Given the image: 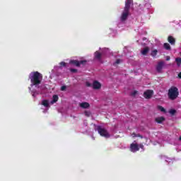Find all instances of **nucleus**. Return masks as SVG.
Returning <instances> with one entry per match:
<instances>
[{"instance_id": "nucleus-19", "label": "nucleus", "mask_w": 181, "mask_h": 181, "mask_svg": "<svg viewBox=\"0 0 181 181\" xmlns=\"http://www.w3.org/2000/svg\"><path fill=\"white\" fill-rule=\"evenodd\" d=\"M152 57H156V54H158V49H154L151 52Z\"/></svg>"}, {"instance_id": "nucleus-7", "label": "nucleus", "mask_w": 181, "mask_h": 181, "mask_svg": "<svg viewBox=\"0 0 181 181\" xmlns=\"http://www.w3.org/2000/svg\"><path fill=\"white\" fill-rule=\"evenodd\" d=\"M130 151L132 152H138L139 151V146L137 144H132L130 145Z\"/></svg>"}, {"instance_id": "nucleus-6", "label": "nucleus", "mask_w": 181, "mask_h": 181, "mask_svg": "<svg viewBox=\"0 0 181 181\" xmlns=\"http://www.w3.org/2000/svg\"><path fill=\"white\" fill-rule=\"evenodd\" d=\"M165 66V62L163 61L159 62L156 66V71L158 73H162V69Z\"/></svg>"}, {"instance_id": "nucleus-1", "label": "nucleus", "mask_w": 181, "mask_h": 181, "mask_svg": "<svg viewBox=\"0 0 181 181\" xmlns=\"http://www.w3.org/2000/svg\"><path fill=\"white\" fill-rule=\"evenodd\" d=\"M29 79L30 80L31 86L37 87V86L42 84L43 75H42L39 71H33L29 74Z\"/></svg>"}, {"instance_id": "nucleus-28", "label": "nucleus", "mask_w": 181, "mask_h": 181, "mask_svg": "<svg viewBox=\"0 0 181 181\" xmlns=\"http://www.w3.org/2000/svg\"><path fill=\"white\" fill-rule=\"evenodd\" d=\"M136 137H137V138H144V136H142V135H141V134H136Z\"/></svg>"}, {"instance_id": "nucleus-4", "label": "nucleus", "mask_w": 181, "mask_h": 181, "mask_svg": "<svg viewBox=\"0 0 181 181\" xmlns=\"http://www.w3.org/2000/svg\"><path fill=\"white\" fill-rule=\"evenodd\" d=\"M97 131L100 136H103L104 138H110V133L105 128H103L101 126L97 127Z\"/></svg>"}, {"instance_id": "nucleus-27", "label": "nucleus", "mask_w": 181, "mask_h": 181, "mask_svg": "<svg viewBox=\"0 0 181 181\" xmlns=\"http://www.w3.org/2000/svg\"><path fill=\"white\" fill-rule=\"evenodd\" d=\"M119 63H121V59H117L115 62V64H119Z\"/></svg>"}, {"instance_id": "nucleus-31", "label": "nucleus", "mask_w": 181, "mask_h": 181, "mask_svg": "<svg viewBox=\"0 0 181 181\" xmlns=\"http://www.w3.org/2000/svg\"><path fill=\"white\" fill-rule=\"evenodd\" d=\"M166 60H167V62H169V60H170V57L168 56V57H166Z\"/></svg>"}, {"instance_id": "nucleus-21", "label": "nucleus", "mask_w": 181, "mask_h": 181, "mask_svg": "<svg viewBox=\"0 0 181 181\" xmlns=\"http://www.w3.org/2000/svg\"><path fill=\"white\" fill-rule=\"evenodd\" d=\"M86 63H87V60H81V61H79V67H80V66H81V64H82L83 66H85V64H86Z\"/></svg>"}, {"instance_id": "nucleus-23", "label": "nucleus", "mask_w": 181, "mask_h": 181, "mask_svg": "<svg viewBox=\"0 0 181 181\" xmlns=\"http://www.w3.org/2000/svg\"><path fill=\"white\" fill-rule=\"evenodd\" d=\"M136 94H138V91L134 90L131 93V95H132L133 97H135V95H136Z\"/></svg>"}, {"instance_id": "nucleus-3", "label": "nucleus", "mask_w": 181, "mask_h": 181, "mask_svg": "<svg viewBox=\"0 0 181 181\" xmlns=\"http://www.w3.org/2000/svg\"><path fill=\"white\" fill-rule=\"evenodd\" d=\"M168 97L171 101H175L179 97V89L176 86H171L168 90Z\"/></svg>"}, {"instance_id": "nucleus-12", "label": "nucleus", "mask_w": 181, "mask_h": 181, "mask_svg": "<svg viewBox=\"0 0 181 181\" xmlns=\"http://www.w3.org/2000/svg\"><path fill=\"white\" fill-rule=\"evenodd\" d=\"M79 107H81V108H83V109H87V108H90V103H87V102H83L79 104Z\"/></svg>"}, {"instance_id": "nucleus-10", "label": "nucleus", "mask_w": 181, "mask_h": 181, "mask_svg": "<svg viewBox=\"0 0 181 181\" xmlns=\"http://www.w3.org/2000/svg\"><path fill=\"white\" fill-rule=\"evenodd\" d=\"M69 64H72V66H76V67H80V63L78 60H76V59L70 60Z\"/></svg>"}, {"instance_id": "nucleus-13", "label": "nucleus", "mask_w": 181, "mask_h": 181, "mask_svg": "<svg viewBox=\"0 0 181 181\" xmlns=\"http://www.w3.org/2000/svg\"><path fill=\"white\" fill-rule=\"evenodd\" d=\"M165 117L163 116L161 117H156L155 119L156 122H157V124H162V122H163L165 121Z\"/></svg>"}, {"instance_id": "nucleus-25", "label": "nucleus", "mask_w": 181, "mask_h": 181, "mask_svg": "<svg viewBox=\"0 0 181 181\" xmlns=\"http://www.w3.org/2000/svg\"><path fill=\"white\" fill-rule=\"evenodd\" d=\"M70 71H71V73H77V69H71Z\"/></svg>"}, {"instance_id": "nucleus-18", "label": "nucleus", "mask_w": 181, "mask_h": 181, "mask_svg": "<svg viewBox=\"0 0 181 181\" xmlns=\"http://www.w3.org/2000/svg\"><path fill=\"white\" fill-rule=\"evenodd\" d=\"M175 62L177 63V66H180V64H181V58L180 57H177L175 59Z\"/></svg>"}, {"instance_id": "nucleus-30", "label": "nucleus", "mask_w": 181, "mask_h": 181, "mask_svg": "<svg viewBox=\"0 0 181 181\" xmlns=\"http://www.w3.org/2000/svg\"><path fill=\"white\" fill-rule=\"evenodd\" d=\"M86 86H87V87H91V83H86Z\"/></svg>"}, {"instance_id": "nucleus-14", "label": "nucleus", "mask_w": 181, "mask_h": 181, "mask_svg": "<svg viewBox=\"0 0 181 181\" xmlns=\"http://www.w3.org/2000/svg\"><path fill=\"white\" fill-rule=\"evenodd\" d=\"M59 101V95H54L52 96V100L50 102V104H54L55 103H57Z\"/></svg>"}, {"instance_id": "nucleus-24", "label": "nucleus", "mask_w": 181, "mask_h": 181, "mask_svg": "<svg viewBox=\"0 0 181 181\" xmlns=\"http://www.w3.org/2000/svg\"><path fill=\"white\" fill-rule=\"evenodd\" d=\"M60 66H62V67H66V64L64 62H62L59 63Z\"/></svg>"}, {"instance_id": "nucleus-34", "label": "nucleus", "mask_w": 181, "mask_h": 181, "mask_svg": "<svg viewBox=\"0 0 181 181\" xmlns=\"http://www.w3.org/2000/svg\"><path fill=\"white\" fill-rule=\"evenodd\" d=\"M179 140L181 141V136H180Z\"/></svg>"}, {"instance_id": "nucleus-20", "label": "nucleus", "mask_w": 181, "mask_h": 181, "mask_svg": "<svg viewBox=\"0 0 181 181\" xmlns=\"http://www.w3.org/2000/svg\"><path fill=\"white\" fill-rule=\"evenodd\" d=\"M158 110L161 111V112H166V110L163 107H162L160 105L158 106Z\"/></svg>"}, {"instance_id": "nucleus-16", "label": "nucleus", "mask_w": 181, "mask_h": 181, "mask_svg": "<svg viewBox=\"0 0 181 181\" xmlns=\"http://www.w3.org/2000/svg\"><path fill=\"white\" fill-rule=\"evenodd\" d=\"M163 47H164V49H165V50H171V49H172L170 47V45L168 42L164 43Z\"/></svg>"}, {"instance_id": "nucleus-9", "label": "nucleus", "mask_w": 181, "mask_h": 181, "mask_svg": "<svg viewBox=\"0 0 181 181\" xmlns=\"http://www.w3.org/2000/svg\"><path fill=\"white\" fill-rule=\"evenodd\" d=\"M93 88L94 90H100V88H101V83L98 81H95L93 83Z\"/></svg>"}, {"instance_id": "nucleus-32", "label": "nucleus", "mask_w": 181, "mask_h": 181, "mask_svg": "<svg viewBox=\"0 0 181 181\" xmlns=\"http://www.w3.org/2000/svg\"><path fill=\"white\" fill-rule=\"evenodd\" d=\"M132 136H133V138H135V137H136V134H135V133H133V134H132Z\"/></svg>"}, {"instance_id": "nucleus-29", "label": "nucleus", "mask_w": 181, "mask_h": 181, "mask_svg": "<svg viewBox=\"0 0 181 181\" xmlns=\"http://www.w3.org/2000/svg\"><path fill=\"white\" fill-rule=\"evenodd\" d=\"M141 149H144V144H139V147Z\"/></svg>"}, {"instance_id": "nucleus-33", "label": "nucleus", "mask_w": 181, "mask_h": 181, "mask_svg": "<svg viewBox=\"0 0 181 181\" xmlns=\"http://www.w3.org/2000/svg\"><path fill=\"white\" fill-rule=\"evenodd\" d=\"M178 78H181V72H180V73L178 74Z\"/></svg>"}, {"instance_id": "nucleus-17", "label": "nucleus", "mask_w": 181, "mask_h": 181, "mask_svg": "<svg viewBox=\"0 0 181 181\" xmlns=\"http://www.w3.org/2000/svg\"><path fill=\"white\" fill-rule=\"evenodd\" d=\"M42 104L44 105V107H49V100H42Z\"/></svg>"}, {"instance_id": "nucleus-26", "label": "nucleus", "mask_w": 181, "mask_h": 181, "mask_svg": "<svg viewBox=\"0 0 181 181\" xmlns=\"http://www.w3.org/2000/svg\"><path fill=\"white\" fill-rule=\"evenodd\" d=\"M66 88H67V87L66 86H62L61 87V91H64L66 90Z\"/></svg>"}, {"instance_id": "nucleus-15", "label": "nucleus", "mask_w": 181, "mask_h": 181, "mask_svg": "<svg viewBox=\"0 0 181 181\" xmlns=\"http://www.w3.org/2000/svg\"><path fill=\"white\" fill-rule=\"evenodd\" d=\"M149 52V47H146L142 51H141V54H143V56H146V54H148Z\"/></svg>"}, {"instance_id": "nucleus-11", "label": "nucleus", "mask_w": 181, "mask_h": 181, "mask_svg": "<svg viewBox=\"0 0 181 181\" xmlns=\"http://www.w3.org/2000/svg\"><path fill=\"white\" fill-rule=\"evenodd\" d=\"M168 42H169L173 46H175L176 43V40L173 36H168Z\"/></svg>"}, {"instance_id": "nucleus-2", "label": "nucleus", "mask_w": 181, "mask_h": 181, "mask_svg": "<svg viewBox=\"0 0 181 181\" xmlns=\"http://www.w3.org/2000/svg\"><path fill=\"white\" fill-rule=\"evenodd\" d=\"M133 0H126L124 10L120 16L121 22H125V21L128 19V16H129V9H131V5H133Z\"/></svg>"}, {"instance_id": "nucleus-22", "label": "nucleus", "mask_w": 181, "mask_h": 181, "mask_svg": "<svg viewBox=\"0 0 181 181\" xmlns=\"http://www.w3.org/2000/svg\"><path fill=\"white\" fill-rule=\"evenodd\" d=\"M169 112L171 115H175L176 114V110L171 109Z\"/></svg>"}, {"instance_id": "nucleus-5", "label": "nucleus", "mask_w": 181, "mask_h": 181, "mask_svg": "<svg viewBox=\"0 0 181 181\" xmlns=\"http://www.w3.org/2000/svg\"><path fill=\"white\" fill-rule=\"evenodd\" d=\"M152 95H153V90H147L144 93V97L146 100L152 98Z\"/></svg>"}, {"instance_id": "nucleus-8", "label": "nucleus", "mask_w": 181, "mask_h": 181, "mask_svg": "<svg viewBox=\"0 0 181 181\" xmlns=\"http://www.w3.org/2000/svg\"><path fill=\"white\" fill-rule=\"evenodd\" d=\"M101 57H103V54H101V52H100L99 51H96L94 53V59H95V60H98L99 62H100Z\"/></svg>"}]
</instances>
